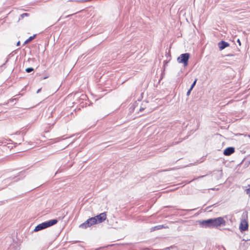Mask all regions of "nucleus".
<instances>
[{
    "mask_svg": "<svg viewBox=\"0 0 250 250\" xmlns=\"http://www.w3.org/2000/svg\"><path fill=\"white\" fill-rule=\"evenodd\" d=\"M225 221L222 217H218L216 218L209 219L206 220H203L202 224L203 226L207 228H217L221 225H225Z\"/></svg>",
    "mask_w": 250,
    "mask_h": 250,
    "instance_id": "nucleus-1",
    "label": "nucleus"
},
{
    "mask_svg": "<svg viewBox=\"0 0 250 250\" xmlns=\"http://www.w3.org/2000/svg\"><path fill=\"white\" fill-rule=\"evenodd\" d=\"M58 222V220L57 219H53L50 220L48 221L43 222L41 224L37 225L35 229V231H38L43 229H46L48 227L52 226L54 225H55Z\"/></svg>",
    "mask_w": 250,
    "mask_h": 250,
    "instance_id": "nucleus-2",
    "label": "nucleus"
},
{
    "mask_svg": "<svg viewBox=\"0 0 250 250\" xmlns=\"http://www.w3.org/2000/svg\"><path fill=\"white\" fill-rule=\"evenodd\" d=\"M189 57L190 55L189 53L182 54L177 58V62L179 63H183L185 66H187L188 65V61Z\"/></svg>",
    "mask_w": 250,
    "mask_h": 250,
    "instance_id": "nucleus-3",
    "label": "nucleus"
},
{
    "mask_svg": "<svg viewBox=\"0 0 250 250\" xmlns=\"http://www.w3.org/2000/svg\"><path fill=\"white\" fill-rule=\"evenodd\" d=\"M96 220L95 219V218H90L88 219H87L86 221H85L84 223L81 224L79 227L82 229H86L94 224H96Z\"/></svg>",
    "mask_w": 250,
    "mask_h": 250,
    "instance_id": "nucleus-4",
    "label": "nucleus"
},
{
    "mask_svg": "<svg viewBox=\"0 0 250 250\" xmlns=\"http://www.w3.org/2000/svg\"><path fill=\"white\" fill-rule=\"evenodd\" d=\"M93 218L96 220V224L101 223L104 221L106 218V215L105 213H100L99 215H98Z\"/></svg>",
    "mask_w": 250,
    "mask_h": 250,
    "instance_id": "nucleus-5",
    "label": "nucleus"
},
{
    "mask_svg": "<svg viewBox=\"0 0 250 250\" xmlns=\"http://www.w3.org/2000/svg\"><path fill=\"white\" fill-rule=\"evenodd\" d=\"M248 229V224L247 221L245 220H242L239 226V229L241 231H245Z\"/></svg>",
    "mask_w": 250,
    "mask_h": 250,
    "instance_id": "nucleus-6",
    "label": "nucleus"
},
{
    "mask_svg": "<svg viewBox=\"0 0 250 250\" xmlns=\"http://www.w3.org/2000/svg\"><path fill=\"white\" fill-rule=\"evenodd\" d=\"M235 149L233 147H229L224 151V154L226 156H229L234 152Z\"/></svg>",
    "mask_w": 250,
    "mask_h": 250,
    "instance_id": "nucleus-7",
    "label": "nucleus"
},
{
    "mask_svg": "<svg viewBox=\"0 0 250 250\" xmlns=\"http://www.w3.org/2000/svg\"><path fill=\"white\" fill-rule=\"evenodd\" d=\"M229 44L225 42L224 41H221L219 43V47L220 50H223L226 47L229 46Z\"/></svg>",
    "mask_w": 250,
    "mask_h": 250,
    "instance_id": "nucleus-8",
    "label": "nucleus"
},
{
    "mask_svg": "<svg viewBox=\"0 0 250 250\" xmlns=\"http://www.w3.org/2000/svg\"><path fill=\"white\" fill-rule=\"evenodd\" d=\"M88 10H82L80 11V12L81 13V14L82 15H86V14H89L90 15H95V13H94V11L93 10H90V11L89 12H87Z\"/></svg>",
    "mask_w": 250,
    "mask_h": 250,
    "instance_id": "nucleus-9",
    "label": "nucleus"
},
{
    "mask_svg": "<svg viewBox=\"0 0 250 250\" xmlns=\"http://www.w3.org/2000/svg\"><path fill=\"white\" fill-rule=\"evenodd\" d=\"M163 228V225L157 226H155L154 227H152V228H151L150 231H153L156 230H158V229H162Z\"/></svg>",
    "mask_w": 250,
    "mask_h": 250,
    "instance_id": "nucleus-10",
    "label": "nucleus"
},
{
    "mask_svg": "<svg viewBox=\"0 0 250 250\" xmlns=\"http://www.w3.org/2000/svg\"><path fill=\"white\" fill-rule=\"evenodd\" d=\"M36 37V35H34L33 36L30 37L28 39H27L25 42L24 44H27L29 42H30L32 40H33Z\"/></svg>",
    "mask_w": 250,
    "mask_h": 250,
    "instance_id": "nucleus-11",
    "label": "nucleus"
},
{
    "mask_svg": "<svg viewBox=\"0 0 250 250\" xmlns=\"http://www.w3.org/2000/svg\"><path fill=\"white\" fill-rule=\"evenodd\" d=\"M19 14V16H29V14L27 13L24 12L23 10H20Z\"/></svg>",
    "mask_w": 250,
    "mask_h": 250,
    "instance_id": "nucleus-12",
    "label": "nucleus"
},
{
    "mask_svg": "<svg viewBox=\"0 0 250 250\" xmlns=\"http://www.w3.org/2000/svg\"><path fill=\"white\" fill-rule=\"evenodd\" d=\"M25 71L27 73H30V72H32V71H33V68L32 67H28L25 69Z\"/></svg>",
    "mask_w": 250,
    "mask_h": 250,
    "instance_id": "nucleus-13",
    "label": "nucleus"
},
{
    "mask_svg": "<svg viewBox=\"0 0 250 250\" xmlns=\"http://www.w3.org/2000/svg\"><path fill=\"white\" fill-rule=\"evenodd\" d=\"M196 82H197V79H196L195 80V81H194V82L192 84V85H191L190 88H191L192 89H193V88L194 87V86L196 84Z\"/></svg>",
    "mask_w": 250,
    "mask_h": 250,
    "instance_id": "nucleus-14",
    "label": "nucleus"
},
{
    "mask_svg": "<svg viewBox=\"0 0 250 250\" xmlns=\"http://www.w3.org/2000/svg\"><path fill=\"white\" fill-rule=\"evenodd\" d=\"M192 90L191 88H189V89L188 90V91L187 93V95L189 96L190 94L191 91Z\"/></svg>",
    "mask_w": 250,
    "mask_h": 250,
    "instance_id": "nucleus-15",
    "label": "nucleus"
},
{
    "mask_svg": "<svg viewBox=\"0 0 250 250\" xmlns=\"http://www.w3.org/2000/svg\"><path fill=\"white\" fill-rule=\"evenodd\" d=\"M246 193H247L248 194H250V188H248V189L246 190Z\"/></svg>",
    "mask_w": 250,
    "mask_h": 250,
    "instance_id": "nucleus-16",
    "label": "nucleus"
},
{
    "mask_svg": "<svg viewBox=\"0 0 250 250\" xmlns=\"http://www.w3.org/2000/svg\"><path fill=\"white\" fill-rule=\"evenodd\" d=\"M145 109V107H141V108H140V111H142L144 110Z\"/></svg>",
    "mask_w": 250,
    "mask_h": 250,
    "instance_id": "nucleus-17",
    "label": "nucleus"
},
{
    "mask_svg": "<svg viewBox=\"0 0 250 250\" xmlns=\"http://www.w3.org/2000/svg\"><path fill=\"white\" fill-rule=\"evenodd\" d=\"M237 42L239 43V45H241V43H240V41L239 39L237 40Z\"/></svg>",
    "mask_w": 250,
    "mask_h": 250,
    "instance_id": "nucleus-18",
    "label": "nucleus"
},
{
    "mask_svg": "<svg viewBox=\"0 0 250 250\" xmlns=\"http://www.w3.org/2000/svg\"><path fill=\"white\" fill-rule=\"evenodd\" d=\"M41 90V88H40V89H38V90H37V93H39L40 92Z\"/></svg>",
    "mask_w": 250,
    "mask_h": 250,
    "instance_id": "nucleus-19",
    "label": "nucleus"
},
{
    "mask_svg": "<svg viewBox=\"0 0 250 250\" xmlns=\"http://www.w3.org/2000/svg\"><path fill=\"white\" fill-rule=\"evenodd\" d=\"M20 44V42H18L17 43V46H19Z\"/></svg>",
    "mask_w": 250,
    "mask_h": 250,
    "instance_id": "nucleus-20",
    "label": "nucleus"
},
{
    "mask_svg": "<svg viewBox=\"0 0 250 250\" xmlns=\"http://www.w3.org/2000/svg\"><path fill=\"white\" fill-rule=\"evenodd\" d=\"M12 12L13 13V14H15V11H13Z\"/></svg>",
    "mask_w": 250,
    "mask_h": 250,
    "instance_id": "nucleus-21",
    "label": "nucleus"
},
{
    "mask_svg": "<svg viewBox=\"0 0 250 250\" xmlns=\"http://www.w3.org/2000/svg\"><path fill=\"white\" fill-rule=\"evenodd\" d=\"M68 16H73V14H70V15H69Z\"/></svg>",
    "mask_w": 250,
    "mask_h": 250,
    "instance_id": "nucleus-22",
    "label": "nucleus"
}]
</instances>
